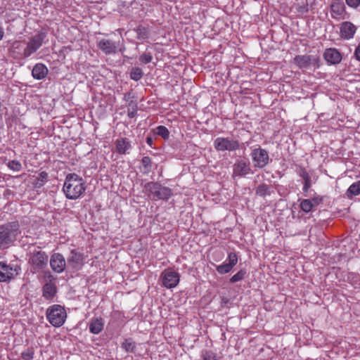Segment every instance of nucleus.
Returning <instances> with one entry per match:
<instances>
[{
	"label": "nucleus",
	"instance_id": "f257e3e1",
	"mask_svg": "<svg viewBox=\"0 0 360 360\" xmlns=\"http://www.w3.org/2000/svg\"><path fill=\"white\" fill-rule=\"evenodd\" d=\"M85 189L83 179L79 175L71 173L66 176L63 190L67 198L76 200L82 195Z\"/></svg>",
	"mask_w": 360,
	"mask_h": 360
},
{
	"label": "nucleus",
	"instance_id": "f03ea898",
	"mask_svg": "<svg viewBox=\"0 0 360 360\" xmlns=\"http://www.w3.org/2000/svg\"><path fill=\"white\" fill-rule=\"evenodd\" d=\"M143 191L146 195L153 200H167L172 195L171 188L162 186L157 182H148L145 184Z\"/></svg>",
	"mask_w": 360,
	"mask_h": 360
},
{
	"label": "nucleus",
	"instance_id": "7ed1b4c3",
	"mask_svg": "<svg viewBox=\"0 0 360 360\" xmlns=\"http://www.w3.org/2000/svg\"><path fill=\"white\" fill-rule=\"evenodd\" d=\"M46 315L49 323L55 327L61 326L67 316L64 307L59 304L49 307L46 310Z\"/></svg>",
	"mask_w": 360,
	"mask_h": 360
},
{
	"label": "nucleus",
	"instance_id": "20e7f679",
	"mask_svg": "<svg viewBox=\"0 0 360 360\" xmlns=\"http://www.w3.org/2000/svg\"><path fill=\"white\" fill-rule=\"evenodd\" d=\"M19 224L14 221L0 227V245H8L15 240Z\"/></svg>",
	"mask_w": 360,
	"mask_h": 360
},
{
	"label": "nucleus",
	"instance_id": "39448f33",
	"mask_svg": "<svg viewBox=\"0 0 360 360\" xmlns=\"http://www.w3.org/2000/svg\"><path fill=\"white\" fill-rule=\"evenodd\" d=\"M250 156L255 168L262 169L269 162V153L260 146L253 148Z\"/></svg>",
	"mask_w": 360,
	"mask_h": 360
},
{
	"label": "nucleus",
	"instance_id": "423d86ee",
	"mask_svg": "<svg viewBox=\"0 0 360 360\" xmlns=\"http://www.w3.org/2000/svg\"><path fill=\"white\" fill-rule=\"evenodd\" d=\"M214 146L218 151H235L239 149L240 143L229 137H218L214 141Z\"/></svg>",
	"mask_w": 360,
	"mask_h": 360
},
{
	"label": "nucleus",
	"instance_id": "0eeeda50",
	"mask_svg": "<svg viewBox=\"0 0 360 360\" xmlns=\"http://www.w3.org/2000/svg\"><path fill=\"white\" fill-rule=\"evenodd\" d=\"M45 37L46 34L42 32H40L32 37L23 51V57L28 58L32 53H35L41 46Z\"/></svg>",
	"mask_w": 360,
	"mask_h": 360
},
{
	"label": "nucleus",
	"instance_id": "6e6552de",
	"mask_svg": "<svg viewBox=\"0 0 360 360\" xmlns=\"http://www.w3.org/2000/svg\"><path fill=\"white\" fill-rule=\"evenodd\" d=\"M48 262L49 257L47 254L41 250L34 251L29 260L35 272L46 267Z\"/></svg>",
	"mask_w": 360,
	"mask_h": 360
},
{
	"label": "nucleus",
	"instance_id": "1a4fd4ad",
	"mask_svg": "<svg viewBox=\"0 0 360 360\" xmlns=\"http://www.w3.org/2000/svg\"><path fill=\"white\" fill-rule=\"evenodd\" d=\"M160 279L164 287L166 288H173L179 283L180 275L172 269L168 268L162 272Z\"/></svg>",
	"mask_w": 360,
	"mask_h": 360
},
{
	"label": "nucleus",
	"instance_id": "9d476101",
	"mask_svg": "<svg viewBox=\"0 0 360 360\" xmlns=\"http://www.w3.org/2000/svg\"><path fill=\"white\" fill-rule=\"evenodd\" d=\"M20 268L0 262V282H7L18 275Z\"/></svg>",
	"mask_w": 360,
	"mask_h": 360
},
{
	"label": "nucleus",
	"instance_id": "9b49d317",
	"mask_svg": "<svg viewBox=\"0 0 360 360\" xmlns=\"http://www.w3.org/2000/svg\"><path fill=\"white\" fill-rule=\"evenodd\" d=\"M331 17L337 20L347 18L346 7L342 0H332L330 6Z\"/></svg>",
	"mask_w": 360,
	"mask_h": 360
},
{
	"label": "nucleus",
	"instance_id": "f8f14e48",
	"mask_svg": "<svg viewBox=\"0 0 360 360\" xmlns=\"http://www.w3.org/2000/svg\"><path fill=\"white\" fill-rule=\"evenodd\" d=\"M252 173L250 164L245 160H237L233 166V177H244Z\"/></svg>",
	"mask_w": 360,
	"mask_h": 360
},
{
	"label": "nucleus",
	"instance_id": "ddd939ff",
	"mask_svg": "<svg viewBox=\"0 0 360 360\" xmlns=\"http://www.w3.org/2000/svg\"><path fill=\"white\" fill-rule=\"evenodd\" d=\"M51 269L56 274L63 273L67 265L65 257L60 253H53L49 260Z\"/></svg>",
	"mask_w": 360,
	"mask_h": 360
},
{
	"label": "nucleus",
	"instance_id": "4468645a",
	"mask_svg": "<svg viewBox=\"0 0 360 360\" xmlns=\"http://www.w3.org/2000/svg\"><path fill=\"white\" fill-rule=\"evenodd\" d=\"M83 255L80 252H77L75 250L70 251L69 256L67 259V264L68 266H70L73 269H79L83 264Z\"/></svg>",
	"mask_w": 360,
	"mask_h": 360
},
{
	"label": "nucleus",
	"instance_id": "2eb2a0df",
	"mask_svg": "<svg viewBox=\"0 0 360 360\" xmlns=\"http://www.w3.org/2000/svg\"><path fill=\"white\" fill-rule=\"evenodd\" d=\"M228 263H224L217 266V271L220 274L230 272L238 262V257L235 252H230L228 255Z\"/></svg>",
	"mask_w": 360,
	"mask_h": 360
},
{
	"label": "nucleus",
	"instance_id": "dca6fc26",
	"mask_svg": "<svg viewBox=\"0 0 360 360\" xmlns=\"http://www.w3.org/2000/svg\"><path fill=\"white\" fill-rule=\"evenodd\" d=\"M340 36L344 39H350L354 37L356 27L349 21L343 22L340 25Z\"/></svg>",
	"mask_w": 360,
	"mask_h": 360
},
{
	"label": "nucleus",
	"instance_id": "f3484780",
	"mask_svg": "<svg viewBox=\"0 0 360 360\" xmlns=\"http://www.w3.org/2000/svg\"><path fill=\"white\" fill-rule=\"evenodd\" d=\"M324 59L330 64H339L342 60L341 53L334 48L326 49L323 53Z\"/></svg>",
	"mask_w": 360,
	"mask_h": 360
},
{
	"label": "nucleus",
	"instance_id": "a211bd4d",
	"mask_svg": "<svg viewBox=\"0 0 360 360\" xmlns=\"http://www.w3.org/2000/svg\"><path fill=\"white\" fill-rule=\"evenodd\" d=\"M98 47L106 55L115 53L117 46L115 41L102 39L98 42Z\"/></svg>",
	"mask_w": 360,
	"mask_h": 360
},
{
	"label": "nucleus",
	"instance_id": "6ab92c4d",
	"mask_svg": "<svg viewBox=\"0 0 360 360\" xmlns=\"http://www.w3.org/2000/svg\"><path fill=\"white\" fill-rule=\"evenodd\" d=\"M319 60L318 58L310 55L297 56L294 58L295 63L300 68H307L311 64L315 63Z\"/></svg>",
	"mask_w": 360,
	"mask_h": 360
},
{
	"label": "nucleus",
	"instance_id": "aec40b11",
	"mask_svg": "<svg viewBox=\"0 0 360 360\" xmlns=\"http://www.w3.org/2000/svg\"><path fill=\"white\" fill-rule=\"evenodd\" d=\"M131 148V142L127 138H120L115 141L116 152L120 155L129 153Z\"/></svg>",
	"mask_w": 360,
	"mask_h": 360
},
{
	"label": "nucleus",
	"instance_id": "412c9836",
	"mask_svg": "<svg viewBox=\"0 0 360 360\" xmlns=\"http://www.w3.org/2000/svg\"><path fill=\"white\" fill-rule=\"evenodd\" d=\"M48 68L42 63L36 64L32 70L33 77L39 80L44 79L48 75Z\"/></svg>",
	"mask_w": 360,
	"mask_h": 360
},
{
	"label": "nucleus",
	"instance_id": "4be33fe9",
	"mask_svg": "<svg viewBox=\"0 0 360 360\" xmlns=\"http://www.w3.org/2000/svg\"><path fill=\"white\" fill-rule=\"evenodd\" d=\"M43 297L46 300H52L57 292V288L55 283H45L43 288Z\"/></svg>",
	"mask_w": 360,
	"mask_h": 360
},
{
	"label": "nucleus",
	"instance_id": "5701e85b",
	"mask_svg": "<svg viewBox=\"0 0 360 360\" xmlns=\"http://www.w3.org/2000/svg\"><path fill=\"white\" fill-rule=\"evenodd\" d=\"M103 328V322L102 319H94L91 320L89 324V330L91 333L98 334Z\"/></svg>",
	"mask_w": 360,
	"mask_h": 360
},
{
	"label": "nucleus",
	"instance_id": "b1692460",
	"mask_svg": "<svg viewBox=\"0 0 360 360\" xmlns=\"http://www.w3.org/2000/svg\"><path fill=\"white\" fill-rule=\"evenodd\" d=\"M141 172L144 174H149L152 170V161L148 156H144L141 160Z\"/></svg>",
	"mask_w": 360,
	"mask_h": 360
},
{
	"label": "nucleus",
	"instance_id": "393cba45",
	"mask_svg": "<svg viewBox=\"0 0 360 360\" xmlns=\"http://www.w3.org/2000/svg\"><path fill=\"white\" fill-rule=\"evenodd\" d=\"M255 192L257 195H259L261 197H265L266 195H270L271 193V187H270V186L263 183V184H259L256 188Z\"/></svg>",
	"mask_w": 360,
	"mask_h": 360
},
{
	"label": "nucleus",
	"instance_id": "a878e982",
	"mask_svg": "<svg viewBox=\"0 0 360 360\" xmlns=\"http://www.w3.org/2000/svg\"><path fill=\"white\" fill-rule=\"evenodd\" d=\"M360 194V180L352 184L347 191V195L349 198Z\"/></svg>",
	"mask_w": 360,
	"mask_h": 360
},
{
	"label": "nucleus",
	"instance_id": "bb28decb",
	"mask_svg": "<svg viewBox=\"0 0 360 360\" xmlns=\"http://www.w3.org/2000/svg\"><path fill=\"white\" fill-rule=\"evenodd\" d=\"M122 347L127 352L134 353L136 351V343L131 338L126 339L122 344Z\"/></svg>",
	"mask_w": 360,
	"mask_h": 360
},
{
	"label": "nucleus",
	"instance_id": "cd10ccee",
	"mask_svg": "<svg viewBox=\"0 0 360 360\" xmlns=\"http://www.w3.org/2000/svg\"><path fill=\"white\" fill-rule=\"evenodd\" d=\"M136 32L139 39H146L149 37V31L148 28L141 25L139 26L136 29Z\"/></svg>",
	"mask_w": 360,
	"mask_h": 360
},
{
	"label": "nucleus",
	"instance_id": "c85d7f7f",
	"mask_svg": "<svg viewBox=\"0 0 360 360\" xmlns=\"http://www.w3.org/2000/svg\"><path fill=\"white\" fill-rule=\"evenodd\" d=\"M143 75V72L140 68H132L130 72V78L134 81L140 80Z\"/></svg>",
	"mask_w": 360,
	"mask_h": 360
},
{
	"label": "nucleus",
	"instance_id": "c756f323",
	"mask_svg": "<svg viewBox=\"0 0 360 360\" xmlns=\"http://www.w3.org/2000/svg\"><path fill=\"white\" fill-rule=\"evenodd\" d=\"M155 131L157 135L162 137L164 139H167L169 136V131L165 126H158Z\"/></svg>",
	"mask_w": 360,
	"mask_h": 360
},
{
	"label": "nucleus",
	"instance_id": "7c9ffc66",
	"mask_svg": "<svg viewBox=\"0 0 360 360\" xmlns=\"http://www.w3.org/2000/svg\"><path fill=\"white\" fill-rule=\"evenodd\" d=\"M48 178V174L46 172H41L39 174L34 183L36 187H41L44 185Z\"/></svg>",
	"mask_w": 360,
	"mask_h": 360
},
{
	"label": "nucleus",
	"instance_id": "2f4dec72",
	"mask_svg": "<svg viewBox=\"0 0 360 360\" xmlns=\"http://www.w3.org/2000/svg\"><path fill=\"white\" fill-rule=\"evenodd\" d=\"M300 208L303 212L306 213H308L314 210L312 204L309 199H304L301 201Z\"/></svg>",
	"mask_w": 360,
	"mask_h": 360
},
{
	"label": "nucleus",
	"instance_id": "473e14b6",
	"mask_svg": "<svg viewBox=\"0 0 360 360\" xmlns=\"http://www.w3.org/2000/svg\"><path fill=\"white\" fill-rule=\"evenodd\" d=\"M247 271L245 269H242L238 272H237L236 274H234L230 279L231 283H236L238 281H240L243 280L245 278V276L246 275Z\"/></svg>",
	"mask_w": 360,
	"mask_h": 360
},
{
	"label": "nucleus",
	"instance_id": "72a5a7b5",
	"mask_svg": "<svg viewBox=\"0 0 360 360\" xmlns=\"http://www.w3.org/2000/svg\"><path fill=\"white\" fill-rule=\"evenodd\" d=\"M201 357L202 360H217L216 354L210 350H203Z\"/></svg>",
	"mask_w": 360,
	"mask_h": 360
},
{
	"label": "nucleus",
	"instance_id": "f704fd0d",
	"mask_svg": "<svg viewBox=\"0 0 360 360\" xmlns=\"http://www.w3.org/2000/svg\"><path fill=\"white\" fill-rule=\"evenodd\" d=\"M152 60L153 56L150 52H144L139 57V60L143 64H148L150 63Z\"/></svg>",
	"mask_w": 360,
	"mask_h": 360
},
{
	"label": "nucleus",
	"instance_id": "c9c22d12",
	"mask_svg": "<svg viewBox=\"0 0 360 360\" xmlns=\"http://www.w3.org/2000/svg\"><path fill=\"white\" fill-rule=\"evenodd\" d=\"M34 351L33 348H27L21 354V356L24 360H32Z\"/></svg>",
	"mask_w": 360,
	"mask_h": 360
},
{
	"label": "nucleus",
	"instance_id": "e433bc0d",
	"mask_svg": "<svg viewBox=\"0 0 360 360\" xmlns=\"http://www.w3.org/2000/svg\"><path fill=\"white\" fill-rule=\"evenodd\" d=\"M8 167L11 169L16 172H19L22 169L21 163L19 161L15 160L9 161L8 163Z\"/></svg>",
	"mask_w": 360,
	"mask_h": 360
},
{
	"label": "nucleus",
	"instance_id": "4c0bfd02",
	"mask_svg": "<svg viewBox=\"0 0 360 360\" xmlns=\"http://www.w3.org/2000/svg\"><path fill=\"white\" fill-rule=\"evenodd\" d=\"M43 278L45 283H55L54 281L56 280V278L52 275L51 272L49 270L43 271Z\"/></svg>",
	"mask_w": 360,
	"mask_h": 360
},
{
	"label": "nucleus",
	"instance_id": "58836bf2",
	"mask_svg": "<svg viewBox=\"0 0 360 360\" xmlns=\"http://www.w3.org/2000/svg\"><path fill=\"white\" fill-rule=\"evenodd\" d=\"M297 173L299 176L303 179L304 181H307V180L311 179L310 175L307 172V170L303 167H300Z\"/></svg>",
	"mask_w": 360,
	"mask_h": 360
},
{
	"label": "nucleus",
	"instance_id": "ea45409f",
	"mask_svg": "<svg viewBox=\"0 0 360 360\" xmlns=\"http://www.w3.org/2000/svg\"><path fill=\"white\" fill-rule=\"evenodd\" d=\"M347 5L353 9H356L360 6V0H345Z\"/></svg>",
	"mask_w": 360,
	"mask_h": 360
},
{
	"label": "nucleus",
	"instance_id": "a19ab883",
	"mask_svg": "<svg viewBox=\"0 0 360 360\" xmlns=\"http://www.w3.org/2000/svg\"><path fill=\"white\" fill-rule=\"evenodd\" d=\"M309 200L311 202L312 207L314 208L317 207L319 204H321L323 200V199L321 196H316V197L313 198L312 199H309Z\"/></svg>",
	"mask_w": 360,
	"mask_h": 360
},
{
	"label": "nucleus",
	"instance_id": "79ce46f5",
	"mask_svg": "<svg viewBox=\"0 0 360 360\" xmlns=\"http://www.w3.org/2000/svg\"><path fill=\"white\" fill-rule=\"evenodd\" d=\"M311 179L307 180V181H304L303 191L304 193L308 192L309 189L311 188Z\"/></svg>",
	"mask_w": 360,
	"mask_h": 360
},
{
	"label": "nucleus",
	"instance_id": "37998d69",
	"mask_svg": "<svg viewBox=\"0 0 360 360\" xmlns=\"http://www.w3.org/2000/svg\"><path fill=\"white\" fill-rule=\"evenodd\" d=\"M354 54L356 59L357 60L360 61V44H359L357 46V47L356 48Z\"/></svg>",
	"mask_w": 360,
	"mask_h": 360
},
{
	"label": "nucleus",
	"instance_id": "c03bdc74",
	"mask_svg": "<svg viewBox=\"0 0 360 360\" xmlns=\"http://www.w3.org/2000/svg\"><path fill=\"white\" fill-rule=\"evenodd\" d=\"M308 11H309V9H308V6L307 5L301 6L298 9V11L302 12V13H307V12H308Z\"/></svg>",
	"mask_w": 360,
	"mask_h": 360
},
{
	"label": "nucleus",
	"instance_id": "a18cd8bd",
	"mask_svg": "<svg viewBox=\"0 0 360 360\" xmlns=\"http://www.w3.org/2000/svg\"><path fill=\"white\" fill-rule=\"evenodd\" d=\"M146 143L150 146L153 147V139L151 136H147Z\"/></svg>",
	"mask_w": 360,
	"mask_h": 360
},
{
	"label": "nucleus",
	"instance_id": "49530a36",
	"mask_svg": "<svg viewBox=\"0 0 360 360\" xmlns=\"http://www.w3.org/2000/svg\"><path fill=\"white\" fill-rule=\"evenodd\" d=\"M136 115V112L134 111L132 112H128V116L131 118L134 117Z\"/></svg>",
	"mask_w": 360,
	"mask_h": 360
},
{
	"label": "nucleus",
	"instance_id": "de8ad7c7",
	"mask_svg": "<svg viewBox=\"0 0 360 360\" xmlns=\"http://www.w3.org/2000/svg\"><path fill=\"white\" fill-rule=\"evenodd\" d=\"M4 36V31L1 27L0 26V40L3 38Z\"/></svg>",
	"mask_w": 360,
	"mask_h": 360
}]
</instances>
